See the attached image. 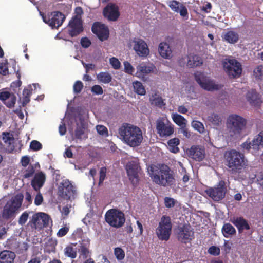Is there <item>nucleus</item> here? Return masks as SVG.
Wrapping results in <instances>:
<instances>
[{
    "label": "nucleus",
    "mask_w": 263,
    "mask_h": 263,
    "mask_svg": "<svg viewBox=\"0 0 263 263\" xmlns=\"http://www.w3.org/2000/svg\"><path fill=\"white\" fill-rule=\"evenodd\" d=\"M226 191L225 182L223 180H220L217 185L206 189L205 193L214 201H219L224 198Z\"/></svg>",
    "instance_id": "9d476101"
},
{
    "label": "nucleus",
    "mask_w": 263,
    "mask_h": 263,
    "mask_svg": "<svg viewBox=\"0 0 263 263\" xmlns=\"http://www.w3.org/2000/svg\"><path fill=\"white\" fill-rule=\"evenodd\" d=\"M120 139L130 147L138 146L143 140L141 129L133 124L124 123L118 129Z\"/></svg>",
    "instance_id": "f257e3e1"
},
{
    "label": "nucleus",
    "mask_w": 263,
    "mask_h": 263,
    "mask_svg": "<svg viewBox=\"0 0 263 263\" xmlns=\"http://www.w3.org/2000/svg\"><path fill=\"white\" fill-rule=\"evenodd\" d=\"M247 120L242 117L236 114L230 115L227 121L229 136L235 138L239 137L245 130Z\"/></svg>",
    "instance_id": "20e7f679"
},
{
    "label": "nucleus",
    "mask_w": 263,
    "mask_h": 263,
    "mask_svg": "<svg viewBox=\"0 0 263 263\" xmlns=\"http://www.w3.org/2000/svg\"><path fill=\"white\" fill-rule=\"evenodd\" d=\"M150 101L152 104H154L159 108H162L166 105L162 98L158 96L156 93L152 96L150 98Z\"/></svg>",
    "instance_id": "e433bc0d"
},
{
    "label": "nucleus",
    "mask_w": 263,
    "mask_h": 263,
    "mask_svg": "<svg viewBox=\"0 0 263 263\" xmlns=\"http://www.w3.org/2000/svg\"><path fill=\"white\" fill-rule=\"evenodd\" d=\"M223 41L232 44L238 42L239 39V35L237 32L232 30L227 31L222 36Z\"/></svg>",
    "instance_id": "c85d7f7f"
},
{
    "label": "nucleus",
    "mask_w": 263,
    "mask_h": 263,
    "mask_svg": "<svg viewBox=\"0 0 263 263\" xmlns=\"http://www.w3.org/2000/svg\"><path fill=\"white\" fill-rule=\"evenodd\" d=\"M28 218V213L27 212H25L20 216L18 220V223L20 224H24Z\"/></svg>",
    "instance_id": "e2e57ef3"
},
{
    "label": "nucleus",
    "mask_w": 263,
    "mask_h": 263,
    "mask_svg": "<svg viewBox=\"0 0 263 263\" xmlns=\"http://www.w3.org/2000/svg\"><path fill=\"white\" fill-rule=\"evenodd\" d=\"M172 117L174 122L180 127L186 125L187 120L182 116L175 113L172 114Z\"/></svg>",
    "instance_id": "f704fd0d"
},
{
    "label": "nucleus",
    "mask_w": 263,
    "mask_h": 263,
    "mask_svg": "<svg viewBox=\"0 0 263 263\" xmlns=\"http://www.w3.org/2000/svg\"><path fill=\"white\" fill-rule=\"evenodd\" d=\"M192 127L200 133H203L205 132V128L203 123L200 121L194 120L192 122Z\"/></svg>",
    "instance_id": "37998d69"
},
{
    "label": "nucleus",
    "mask_w": 263,
    "mask_h": 263,
    "mask_svg": "<svg viewBox=\"0 0 263 263\" xmlns=\"http://www.w3.org/2000/svg\"><path fill=\"white\" fill-rule=\"evenodd\" d=\"M30 148L33 151H37L42 149V144L36 140H33L30 144Z\"/></svg>",
    "instance_id": "de8ad7c7"
},
{
    "label": "nucleus",
    "mask_w": 263,
    "mask_h": 263,
    "mask_svg": "<svg viewBox=\"0 0 263 263\" xmlns=\"http://www.w3.org/2000/svg\"><path fill=\"white\" fill-rule=\"evenodd\" d=\"M32 91V89L31 87L29 89L25 88L23 90L22 102V105L23 107H25L30 102Z\"/></svg>",
    "instance_id": "58836bf2"
},
{
    "label": "nucleus",
    "mask_w": 263,
    "mask_h": 263,
    "mask_svg": "<svg viewBox=\"0 0 263 263\" xmlns=\"http://www.w3.org/2000/svg\"><path fill=\"white\" fill-rule=\"evenodd\" d=\"M172 228L171 218L168 216H162L156 230L158 238L161 240H168L170 237Z\"/></svg>",
    "instance_id": "0eeeda50"
},
{
    "label": "nucleus",
    "mask_w": 263,
    "mask_h": 263,
    "mask_svg": "<svg viewBox=\"0 0 263 263\" xmlns=\"http://www.w3.org/2000/svg\"><path fill=\"white\" fill-rule=\"evenodd\" d=\"M196 82L203 89L211 91L218 89V85L215 84L213 81L209 80L203 72L197 71L194 74Z\"/></svg>",
    "instance_id": "4468645a"
},
{
    "label": "nucleus",
    "mask_w": 263,
    "mask_h": 263,
    "mask_svg": "<svg viewBox=\"0 0 263 263\" xmlns=\"http://www.w3.org/2000/svg\"><path fill=\"white\" fill-rule=\"evenodd\" d=\"M23 198V195L19 193L8 201L2 211V217L5 219H9L14 216L22 205Z\"/></svg>",
    "instance_id": "39448f33"
},
{
    "label": "nucleus",
    "mask_w": 263,
    "mask_h": 263,
    "mask_svg": "<svg viewBox=\"0 0 263 263\" xmlns=\"http://www.w3.org/2000/svg\"><path fill=\"white\" fill-rule=\"evenodd\" d=\"M103 15L109 21H116L120 16L118 7L115 4L110 3L103 9Z\"/></svg>",
    "instance_id": "a211bd4d"
},
{
    "label": "nucleus",
    "mask_w": 263,
    "mask_h": 263,
    "mask_svg": "<svg viewBox=\"0 0 263 263\" xmlns=\"http://www.w3.org/2000/svg\"><path fill=\"white\" fill-rule=\"evenodd\" d=\"M114 254L118 260H121L125 257L124 251L120 247L115 248Z\"/></svg>",
    "instance_id": "c03bdc74"
},
{
    "label": "nucleus",
    "mask_w": 263,
    "mask_h": 263,
    "mask_svg": "<svg viewBox=\"0 0 263 263\" xmlns=\"http://www.w3.org/2000/svg\"><path fill=\"white\" fill-rule=\"evenodd\" d=\"M124 65L125 72L128 74H132L134 69L130 63L127 61H125L124 62Z\"/></svg>",
    "instance_id": "680f3d73"
},
{
    "label": "nucleus",
    "mask_w": 263,
    "mask_h": 263,
    "mask_svg": "<svg viewBox=\"0 0 263 263\" xmlns=\"http://www.w3.org/2000/svg\"><path fill=\"white\" fill-rule=\"evenodd\" d=\"M135 92L138 95L143 96L146 93L145 89L142 84L139 81H135L133 83Z\"/></svg>",
    "instance_id": "ea45409f"
},
{
    "label": "nucleus",
    "mask_w": 263,
    "mask_h": 263,
    "mask_svg": "<svg viewBox=\"0 0 263 263\" xmlns=\"http://www.w3.org/2000/svg\"><path fill=\"white\" fill-rule=\"evenodd\" d=\"M148 172L153 181L157 184L166 187L171 186L175 184L173 172L166 165H151Z\"/></svg>",
    "instance_id": "f03ea898"
},
{
    "label": "nucleus",
    "mask_w": 263,
    "mask_h": 263,
    "mask_svg": "<svg viewBox=\"0 0 263 263\" xmlns=\"http://www.w3.org/2000/svg\"><path fill=\"white\" fill-rule=\"evenodd\" d=\"M153 70L152 66H147L144 64H140L137 67L136 75L138 78H144L146 74Z\"/></svg>",
    "instance_id": "2f4dec72"
},
{
    "label": "nucleus",
    "mask_w": 263,
    "mask_h": 263,
    "mask_svg": "<svg viewBox=\"0 0 263 263\" xmlns=\"http://www.w3.org/2000/svg\"><path fill=\"white\" fill-rule=\"evenodd\" d=\"M246 99L252 106H258L261 103L260 96L255 90L252 89L247 92Z\"/></svg>",
    "instance_id": "393cba45"
},
{
    "label": "nucleus",
    "mask_w": 263,
    "mask_h": 263,
    "mask_svg": "<svg viewBox=\"0 0 263 263\" xmlns=\"http://www.w3.org/2000/svg\"><path fill=\"white\" fill-rule=\"evenodd\" d=\"M84 134V128L82 127L78 126L75 130L74 136L76 139H82V136Z\"/></svg>",
    "instance_id": "5fc2aeb1"
},
{
    "label": "nucleus",
    "mask_w": 263,
    "mask_h": 263,
    "mask_svg": "<svg viewBox=\"0 0 263 263\" xmlns=\"http://www.w3.org/2000/svg\"><path fill=\"white\" fill-rule=\"evenodd\" d=\"M59 196L65 200H70L76 194L75 186L68 179H63L58 187Z\"/></svg>",
    "instance_id": "1a4fd4ad"
},
{
    "label": "nucleus",
    "mask_w": 263,
    "mask_h": 263,
    "mask_svg": "<svg viewBox=\"0 0 263 263\" xmlns=\"http://www.w3.org/2000/svg\"><path fill=\"white\" fill-rule=\"evenodd\" d=\"M187 155L196 161H200L204 158V149L199 146H192L186 151Z\"/></svg>",
    "instance_id": "412c9836"
},
{
    "label": "nucleus",
    "mask_w": 263,
    "mask_h": 263,
    "mask_svg": "<svg viewBox=\"0 0 263 263\" xmlns=\"http://www.w3.org/2000/svg\"><path fill=\"white\" fill-rule=\"evenodd\" d=\"M106 168L105 167H102L101 168L99 172V184H102L106 177Z\"/></svg>",
    "instance_id": "6e6d98bb"
},
{
    "label": "nucleus",
    "mask_w": 263,
    "mask_h": 263,
    "mask_svg": "<svg viewBox=\"0 0 263 263\" xmlns=\"http://www.w3.org/2000/svg\"><path fill=\"white\" fill-rule=\"evenodd\" d=\"M35 172V170L33 165H30L24 173V177L28 178L33 176Z\"/></svg>",
    "instance_id": "09e8293b"
},
{
    "label": "nucleus",
    "mask_w": 263,
    "mask_h": 263,
    "mask_svg": "<svg viewBox=\"0 0 263 263\" xmlns=\"http://www.w3.org/2000/svg\"><path fill=\"white\" fill-rule=\"evenodd\" d=\"M105 220L110 226L120 228L122 227L125 221L124 213L117 209H110L107 211L105 215Z\"/></svg>",
    "instance_id": "6e6552de"
},
{
    "label": "nucleus",
    "mask_w": 263,
    "mask_h": 263,
    "mask_svg": "<svg viewBox=\"0 0 263 263\" xmlns=\"http://www.w3.org/2000/svg\"><path fill=\"white\" fill-rule=\"evenodd\" d=\"M98 81L102 83L107 84L111 81L112 77L111 75L107 72H101L97 76Z\"/></svg>",
    "instance_id": "4c0bfd02"
},
{
    "label": "nucleus",
    "mask_w": 263,
    "mask_h": 263,
    "mask_svg": "<svg viewBox=\"0 0 263 263\" xmlns=\"http://www.w3.org/2000/svg\"><path fill=\"white\" fill-rule=\"evenodd\" d=\"M261 146L263 147V130L260 132L252 141L247 139L241 145L243 150L250 151L252 149V153H256Z\"/></svg>",
    "instance_id": "9b49d317"
},
{
    "label": "nucleus",
    "mask_w": 263,
    "mask_h": 263,
    "mask_svg": "<svg viewBox=\"0 0 263 263\" xmlns=\"http://www.w3.org/2000/svg\"><path fill=\"white\" fill-rule=\"evenodd\" d=\"M43 21L48 24L52 28H58L65 19V15L59 11H54L49 16H43Z\"/></svg>",
    "instance_id": "ddd939ff"
},
{
    "label": "nucleus",
    "mask_w": 263,
    "mask_h": 263,
    "mask_svg": "<svg viewBox=\"0 0 263 263\" xmlns=\"http://www.w3.org/2000/svg\"><path fill=\"white\" fill-rule=\"evenodd\" d=\"M64 254L66 256L71 258H74L77 256V251L72 247L70 246H67L64 249Z\"/></svg>",
    "instance_id": "79ce46f5"
},
{
    "label": "nucleus",
    "mask_w": 263,
    "mask_h": 263,
    "mask_svg": "<svg viewBox=\"0 0 263 263\" xmlns=\"http://www.w3.org/2000/svg\"><path fill=\"white\" fill-rule=\"evenodd\" d=\"M208 252L209 254L211 255L217 256L219 255L220 253V249L217 247L211 246L209 248Z\"/></svg>",
    "instance_id": "13d9d810"
},
{
    "label": "nucleus",
    "mask_w": 263,
    "mask_h": 263,
    "mask_svg": "<svg viewBox=\"0 0 263 263\" xmlns=\"http://www.w3.org/2000/svg\"><path fill=\"white\" fill-rule=\"evenodd\" d=\"M168 6L171 10L175 12L179 13L182 17L188 16V11L186 7L176 0H172L169 2Z\"/></svg>",
    "instance_id": "4be33fe9"
},
{
    "label": "nucleus",
    "mask_w": 263,
    "mask_h": 263,
    "mask_svg": "<svg viewBox=\"0 0 263 263\" xmlns=\"http://www.w3.org/2000/svg\"><path fill=\"white\" fill-rule=\"evenodd\" d=\"M96 129L98 133L101 135H108L107 128L104 125H98L96 126Z\"/></svg>",
    "instance_id": "864d4df0"
},
{
    "label": "nucleus",
    "mask_w": 263,
    "mask_h": 263,
    "mask_svg": "<svg viewBox=\"0 0 263 263\" xmlns=\"http://www.w3.org/2000/svg\"><path fill=\"white\" fill-rule=\"evenodd\" d=\"M207 120L213 125L219 126L222 122L221 117L217 114L211 113L207 117Z\"/></svg>",
    "instance_id": "c9c22d12"
},
{
    "label": "nucleus",
    "mask_w": 263,
    "mask_h": 263,
    "mask_svg": "<svg viewBox=\"0 0 263 263\" xmlns=\"http://www.w3.org/2000/svg\"><path fill=\"white\" fill-rule=\"evenodd\" d=\"M203 64L201 57L194 54H190L187 56V65L190 68L200 66Z\"/></svg>",
    "instance_id": "c756f323"
},
{
    "label": "nucleus",
    "mask_w": 263,
    "mask_h": 263,
    "mask_svg": "<svg viewBox=\"0 0 263 263\" xmlns=\"http://www.w3.org/2000/svg\"><path fill=\"white\" fill-rule=\"evenodd\" d=\"M57 245V240L51 238H49L46 242L45 247L48 252H54L55 251Z\"/></svg>",
    "instance_id": "a19ab883"
},
{
    "label": "nucleus",
    "mask_w": 263,
    "mask_h": 263,
    "mask_svg": "<svg viewBox=\"0 0 263 263\" xmlns=\"http://www.w3.org/2000/svg\"><path fill=\"white\" fill-rule=\"evenodd\" d=\"M11 93L9 91H2L0 92V100L5 101L10 98Z\"/></svg>",
    "instance_id": "774afa93"
},
{
    "label": "nucleus",
    "mask_w": 263,
    "mask_h": 263,
    "mask_svg": "<svg viewBox=\"0 0 263 263\" xmlns=\"http://www.w3.org/2000/svg\"><path fill=\"white\" fill-rule=\"evenodd\" d=\"M42 215L46 216V215L44 213H39L33 215L31 219V222L33 224L34 227H36L37 223H39L38 221L43 218Z\"/></svg>",
    "instance_id": "8fccbe9b"
},
{
    "label": "nucleus",
    "mask_w": 263,
    "mask_h": 263,
    "mask_svg": "<svg viewBox=\"0 0 263 263\" xmlns=\"http://www.w3.org/2000/svg\"><path fill=\"white\" fill-rule=\"evenodd\" d=\"M158 51L160 55L165 59H171L172 57V51L169 45L166 42H161L158 47Z\"/></svg>",
    "instance_id": "cd10ccee"
},
{
    "label": "nucleus",
    "mask_w": 263,
    "mask_h": 263,
    "mask_svg": "<svg viewBox=\"0 0 263 263\" xmlns=\"http://www.w3.org/2000/svg\"><path fill=\"white\" fill-rule=\"evenodd\" d=\"M254 74L256 79H263V66L259 65L254 70Z\"/></svg>",
    "instance_id": "a18cd8bd"
},
{
    "label": "nucleus",
    "mask_w": 263,
    "mask_h": 263,
    "mask_svg": "<svg viewBox=\"0 0 263 263\" xmlns=\"http://www.w3.org/2000/svg\"><path fill=\"white\" fill-rule=\"evenodd\" d=\"M2 140L7 145V149L9 153H12L15 149L13 144L14 138L12 134L9 132H4L2 133Z\"/></svg>",
    "instance_id": "a878e982"
},
{
    "label": "nucleus",
    "mask_w": 263,
    "mask_h": 263,
    "mask_svg": "<svg viewBox=\"0 0 263 263\" xmlns=\"http://www.w3.org/2000/svg\"><path fill=\"white\" fill-rule=\"evenodd\" d=\"M193 232L191 230L190 225L183 224L179 228L178 239L182 243H186L192 240Z\"/></svg>",
    "instance_id": "aec40b11"
},
{
    "label": "nucleus",
    "mask_w": 263,
    "mask_h": 263,
    "mask_svg": "<svg viewBox=\"0 0 263 263\" xmlns=\"http://www.w3.org/2000/svg\"><path fill=\"white\" fill-rule=\"evenodd\" d=\"M133 49L140 57L146 58L149 53V50L146 43L140 39H134Z\"/></svg>",
    "instance_id": "f3484780"
},
{
    "label": "nucleus",
    "mask_w": 263,
    "mask_h": 263,
    "mask_svg": "<svg viewBox=\"0 0 263 263\" xmlns=\"http://www.w3.org/2000/svg\"><path fill=\"white\" fill-rule=\"evenodd\" d=\"M68 33L71 37L76 36L83 31L82 21L81 17L73 16L68 24Z\"/></svg>",
    "instance_id": "dca6fc26"
},
{
    "label": "nucleus",
    "mask_w": 263,
    "mask_h": 263,
    "mask_svg": "<svg viewBox=\"0 0 263 263\" xmlns=\"http://www.w3.org/2000/svg\"><path fill=\"white\" fill-rule=\"evenodd\" d=\"M231 221L237 227L239 233L244 230H248L250 229L248 221L242 217H234L231 218Z\"/></svg>",
    "instance_id": "b1692460"
},
{
    "label": "nucleus",
    "mask_w": 263,
    "mask_h": 263,
    "mask_svg": "<svg viewBox=\"0 0 263 263\" xmlns=\"http://www.w3.org/2000/svg\"><path fill=\"white\" fill-rule=\"evenodd\" d=\"M43 201V196L41 194V193L39 192L35 196V198L34 199V204L36 205H40L42 203Z\"/></svg>",
    "instance_id": "338daca9"
},
{
    "label": "nucleus",
    "mask_w": 263,
    "mask_h": 263,
    "mask_svg": "<svg viewBox=\"0 0 263 263\" xmlns=\"http://www.w3.org/2000/svg\"><path fill=\"white\" fill-rule=\"evenodd\" d=\"M236 232L234 227L229 223H224L222 228V233L226 238H229L235 234Z\"/></svg>",
    "instance_id": "473e14b6"
},
{
    "label": "nucleus",
    "mask_w": 263,
    "mask_h": 263,
    "mask_svg": "<svg viewBox=\"0 0 263 263\" xmlns=\"http://www.w3.org/2000/svg\"><path fill=\"white\" fill-rule=\"evenodd\" d=\"M90 241L88 239H83L80 243L79 252L83 259H86L90 256Z\"/></svg>",
    "instance_id": "bb28decb"
},
{
    "label": "nucleus",
    "mask_w": 263,
    "mask_h": 263,
    "mask_svg": "<svg viewBox=\"0 0 263 263\" xmlns=\"http://www.w3.org/2000/svg\"><path fill=\"white\" fill-rule=\"evenodd\" d=\"M10 101H7L5 103V105L7 107L9 108H12L13 107L15 104L16 100V96L13 94L11 93V96L10 97Z\"/></svg>",
    "instance_id": "4d7b16f0"
},
{
    "label": "nucleus",
    "mask_w": 263,
    "mask_h": 263,
    "mask_svg": "<svg viewBox=\"0 0 263 263\" xmlns=\"http://www.w3.org/2000/svg\"><path fill=\"white\" fill-rule=\"evenodd\" d=\"M0 73L3 76L8 74V62L0 63Z\"/></svg>",
    "instance_id": "3c124183"
},
{
    "label": "nucleus",
    "mask_w": 263,
    "mask_h": 263,
    "mask_svg": "<svg viewBox=\"0 0 263 263\" xmlns=\"http://www.w3.org/2000/svg\"><path fill=\"white\" fill-rule=\"evenodd\" d=\"M180 143V140L177 138H174L169 140L167 142L168 149L170 151L173 153H177L179 152V148L178 145Z\"/></svg>",
    "instance_id": "72a5a7b5"
},
{
    "label": "nucleus",
    "mask_w": 263,
    "mask_h": 263,
    "mask_svg": "<svg viewBox=\"0 0 263 263\" xmlns=\"http://www.w3.org/2000/svg\"><path fill=\"white\" fill-rule=\"evenodd\" d=\"M109 61L110 64L115 69H118L120 68L121 63L117 58L115 57L110 58Z\"/></svg>",
    "instance_id": "603ef678"
},
{
    "label": "nucleus",
    "mask_w": 263,
    "mask_h": 263,
    "mask_svg": "<svg viewBox=\"0 0 263 263\" xmlns=\"http://www.w3.org/2000/svg\"><path fill=\"white\" fill-rule=\"evenodd\" d=\"M164 203L166 208H172L175 205V200L172 198L166 197L164 199Z\"/></svg>",
    "instance_id": "052dcab7"
},
{
    "label": "nucleus",
    "mask_w": 263,
    "mask_h": 263,
    "mask_svg": "<svg viewBox=\"0 0 263 263\" xmlns=\"http://www.w3.org/2000/svg\"><path fill=\"white\" fill-rule=\"evenodd\" d=\"M224 71L230 79L239 78L242 72V65L235 59H224L222 61Z\"/></svg>",
    "instance_id": "423d86ee"
},
{
    "label": "nucleus",
    "mask_w": 263,
    "mask_h": 263,
    "mask_svg": "<svg viewBox=\"0 0 263 263\" xmlns=\"http://www.w3.org/2000/svg\"><path fill=\"white\" fill-rule=\"evenodd\" d=\"M156 130L160 137H167L173 134L174 125L168 121L165 122L163 118H160L156 121Z\"/></svg>",
    "instance_id": "f8f14e48"
},
{
    "label": "nucleus",
    "mask_w": 263,
    "mask_h": 263,
    "mask_svg": "<svg viewBox=\"0 0 263 263\" xmlns=\"http://www.w3.org/2000/svg\"><path fill=\"white\" fill-rule=\"evenodd\" d=\"M69 231V228L66 227H62L57 232V236L62 237L66 235Z\"/></svg>",
    "instance_id": "69168bd1"
},
{
    "label": "nucleus",
    "mask_w": 263,
    "mask_h": 263,
    "mask_svg": "<svg viewBox=\"0 0 263 263\" xmlns=\"http://www.w3.org/2000/svg\"><path fill=\"white\" fill-rule=\"evenodd\" d=\"M226 165L232 174L240 173L248 164V161L243 153L236 149H231L224 153Z\"/></svg>",
    "instance_id": "7ed1b4c3"
},
{
    "label": "nucleus",
    "mask_w": 263,
    "mask_h": 263,
    "mask_svg": "<svg viewBox=\"0 0 263 263\" xmlns=\"http://www.w3.org/2000/svg\"><path fill=\"white\" fill-rule=\"evenodd\" d=\"M91 91L96 95H102L103 90L101 86L99 85H95L91 87Z\"/></svg>",
    "instance_id": "bf43d9fd"
},
{
    "label": "nucleus",
    "mask_w": 263,
    "mask_h": 263,
    "mask_svg": "<svg viewBox=\"0 0 263 263\" xmlns=\"http://www.w3.org/2000/svg\"><path fill=\"white\" fill-rule=\"evenodd\" d=\"M15 257L14 252L10 251H3L0 253V263H13Z\"/></svg>",
    "instance_id": "7c9ffc66"
},
{
    "label": "nucleus",
    "mask_w": 263,
    "mask_h": 263,
    "mask_svg": "<svg viewBox=\"0 0 263 263\" xmlns=\"http://www.w3.org/2000/svg\"><path fill=\"white\" fill-rule=\"evenodd\" d=\"M138 163L135 161L129 162L126 166V169L129 180L134 184L138 181V171L139 168Z\"/></svg>",
    "instance_id": "6ab92c4d"
},
{
    "label": "nucleus",
    "mask_w": 263,
    "mask_h": 263,
    "mask_svg": "<svg viewBox=\"0 0 263 263\" xmlns=\"http://www.w3.org/2000/svg\"><path fill=\"white\" fill-rule=\"evenodd\" d=\"M46 180V176L44 173L40 172L36 173L31 181V185L35 191H40Z\"/></svg>",
    "instance_id": "5701e85b"
},
{
    "label": "nucleus",
    "mask_w": 263,
    "mask_h": 263,
    "mask_svg": "<svg viewBox=\"0 0 263 263\" xmlns=\"http://www.w3.org/2000/svg\"><path fill=\"white\" fill-rule=\"evenodd\" d=\"M91 31L102 42L109 38V30L108 27L100 22H95L91 27Z\"/></svg>",
    "instance_id": "2eb2a0df"
},
{
    "label": "nucleus",
    "mask_w": 263,
    "mask_h": 263,
    "mask_svg": "<svg viewBox=\"0 0 263 263\" xmlns=\"http://www.w3.org/2000/svg\"><path fill=\"white\" fill-rule=\"evenodd\" d=\"M83 88V83L80 81H77L73 86V92L76 94L81 92Z\"/></svg>",
    "instance_id": "49530a36"
},
{
    "label": "nucleus",
    "mask_w": 263,
    "mask_h": 263,
    "mask_svg": "<svg viewBox=\"0 0 263 263\" xmlns=\"http://www.w3.org/2000/svg\"><path fill=\"white\" fill-rule=\"evenodd\" d=\"M91 41L87 37H82L81 39V45L85 48L89 47L91 45Z\"/></svg>",
    "instance_id": "0e129e2a"
}]
</instances>
